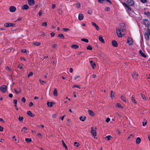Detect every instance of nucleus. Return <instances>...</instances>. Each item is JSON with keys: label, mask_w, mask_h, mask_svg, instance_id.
Instances as JSON below:
<instances>
[{"label": "nucleus", "mask_w": 150, "mask_h": 150, "mask_svg": "<svg viewBox=\"0 0 150 150\" xmlns=\"http://www.w3.org/2000/svg\"><path fill=\"white\" fill-rule=\"evenodd\" d=\"M149 36H150V28H148L145 33V38L146 40H149Z\"/></svg>", "instance_id": "f03ea898"}, {"label": "nucleus", "mask_w": 150, "mask_h": 150, "mask_svg": "<svg viewBox=\"0 0 150 150\" xmlns=\"http://www.w3.org/2000/svg\"><path fill=\"white\" fill-rule=\"evenodd\" d=\"M74 145L76 146L77 147H78L79 146V144L77 142H75L74 143Z\"/></svg>", "instance_id": "8fccbe9b"}, {"label": "nucleus", "mask_w": 150, "mask_h": 150, "mask_svg": "<svg viewBox=\"0 0 150 150\" xmlns=\"http://www.w3.org/2000/svg\"><path fill=\"white\" fill-rule=\"evenodd\" d=\"M86 49L87 50H92V48L90 45H89L87 47Z\"/></svg>", "instance_id": "473e14b6"}, {"label": "nucleus", "mask_w": 150, "mask_h": 150, "mask_svg": "<svg viewBox=\"0 0 150 150\" xmlns=\"http://www.w3.org/2000/svg\"><path fill=\"white\" fill-rule=\"evenodd\" d=\"M23 64H19L18 66V68L20 69H21L23 68Z\"/></svg>", "instance_id": "de8ad7c7"}, {"label": "nucleus", "mask_w": 150, "mask_h": 150, "mask_svg": "<svg viewBox=\"0 0 150 150\" xmlns=\"http://www.w3.org/2000/svg\"><path fill=\"white\" fill-rule=\"evenodd\" d=\"M125 29V24L123 23H121L120 25V27L118 28H117L116 32L117 35L119 37H122L124 35L122 34V32H123Z\"/></svg>", "instance_id": "f257e3e1"}, {"label": "nucleus", "mask_w": 150, "mask_h": 150, "mask_svg": "<svg viewBox=\"0 0 150 150\" xmlns=\"http://www.w3.org/2000/svg\"><path fill=\"white\" fill-rule=\"evenodd\" d=\"M76 7L78 8H79L81 6V5L80 3H77L75 4Z\"/></svg>", "instance_id": "c9c22d12"}, {"label": "nucleus", "mask_w": 150, "mask_h": 150, "mask_svg": "<svg viewBox=\"0 0 150 150\" xmlns=\"http://www.w3.org/2000/svg\"><path fill=\"white\" fill-rule=\"evenodd\" d=\"M29 8V6L25 4L22 6L21 8L23 10H27Z\"/></svg>", "instance_id": "2eb2a0df"}, {"label": "nucleus", "mask_w": 150, "mask_h": 150, "mask_svg": "<svg viewBox=\"0 0 150 150\" xmlns=\"http://www.w3.org/2000/svg\"><path fill=\"white\" fill-rule=\"evenodd\" d=\"M58 37H61L62 38V39H64V35L63 34H60L58 35Z\"/></svg>", "instance_id": "e433bc0d"}, {"label": "nucleus", "mask_w": 150, "mask_h": 150, "mask_svg": "<svg viewBox=\"0 0 150 150\" xmlns=\"http://www.w3.org/2000/svg\"><path fill=\"white\" fill-rule=\"evenodd\" d=\"M110 119L109 118H107L106 120V122H108L110 121Z\"/></svg>", "instance_id": "e2e57ef3"}, {"label": "nucleus", "mask_w": 150, "mask_h": 150, "mask_svg": "<svg viewBox=\"0 0 150 150\" xmlns=\"http://www.w3.org/2000/svg\"><path fill=\"white\" fill-rule=\"evenodd\" d=\"M110 8L109 7H106L105 8V10L107 11H110Z\"/></svg>", "instance_id": "09e8293b"}, {"label": "nucleus", "mask_w": 150, "mask_h": 150, "mask_svg": "<svg viewBox=\"0 0 150 150\" xmlns=\"http://www.w3.org/2000/svg\"><path fill=\"white\" fill-rule=\"evenodd\" d=\"M71 47L72 48L76 49L79 48V46L77 45H71Z\"/></svg>", "instance_id": "6ab92c4d"}, {"label": "nucleus", "mask_w": 150, "mask_h": 150, "mask_svg": "<svg viewBox=\"0 0 150 150\" xmlns=\"http://www.w3.org/2000/svg\"><path fill=\"white\" fill-rule=\"evenodd\" d=\"M4 128L3 127L0 126V131H3Z\"/></svg>", "instance_id": "69168bd1"}, {"label": "nucleus", "mask_w": 150, "mask_h": 150, "mask_svg": "<svg viewBox=\"0 0 150 150\" xmlns=\"http://www.w3.org/2000/svg\"><path fill=\"white\" fill-rule=\"evenodd\" d=\"M54 103L53 102H47V105L50 107H52V105L53 104H54Z\"/></svg>", "instance_id": "a211bd4d"}, {"label": "nucleus", "mask_w": 150, "mask_h": 150, "mask_svg": "<svg viewBox=\"0 0 150 150\" xmlns=\"http://www.w3.org/2000/svg\"><path fill=\"white\" fill-rule=\"evenodd\" d=\"M29 129L28 128H27L26 127H24L21 130V131H25L26 130H29Z\"/></svg>", "instance_id": "f704fd0d"}, {"label": "nucleus", "mask_w": 150, "mask_h": 150, "mask_svg": "<svg viewBox=\"0 0 150 150\" xmlns=\"http://www.w3.org/2000/svg\"><path fill=\"white\" fill-rule=\"evenodd\" d=\"M144 14L147 16H148L150 15V12H147V13L145 12L144 13Z\"/></svg>", "instance_id": "4d7b16f0"}, {"label": "nucleus", "mask_w": 150, "mask_h": 150, "mask_svg": "<svg viewBox=\"0 0 150 150\" xmlns=\"http://www.w3.org/2000/svg\"><path fill=\"white\" fill-rule=\"evenodd\" d=\"M110 94H111V98H113V97H114V93L113 91H111L110 92Z\"/></svg>", "instance_id": "2f4dec72"}, {"label": "nucleus", "mask_w": 150, "mask_h": 150, "mask_svg": "<svg viewBox=\"0 0 150 150\" xmlns=\"http://www.w3.org/2000/svg\"><path fill=\"white\" fill-rule=\"evenodd\" d=\"M25 140L28 143H30L32 142L31 139L30 138H26Z\"/></svg>", "instance_id": "7c9ffc66"}, {"label": "nucleus", "mask_w": 150, "mask_h": 150, "mask_svg": "<svg viewBox=\"0 0 150 150\" xmlns=\"http://www.w3.org/2000/svg\"><path fill=\"white\" fill-rule=\"evenodd\" d=\"M88 112L89 114L92 116H93L94 115V112L91 110H88Z\"/></svg>", "instance_id": "f3484780"}, {"label": "nucleus", "mask_w": 150, "mask_h": 150, "mask_svg": "<svg viewBox=\"0 0 150 150\" xmlns=\"http://www.w3.org/2000/svg\"><path fill=\"white\" fill-rule=\"evenodd\" d=\"M91 131H96L97 130V128L96 127H95L94 129L93 127H92L91 128Z\"/></svg>", "instance_id": "c03bdc74"}, {"label": "nucleus", "mask_w": 150, "mask_h": 150, "mask_svg": "<svg viewBox=\"0 0 150 150\" xmlns=\"http://www.w3.org/2000/svg\"><path fill=\"white\" fill-rule=\"evenodd\" d=\"M53 94L55 96H57V90L56 88L54 89L53 92Z\"/></svg>", "instance_id": "bb28decb"}, {"label": "nucleus", "mask_w": 150, "mask_h": 150, "mask_svg": "<svg viewBox=\"0 0 150 150\" xmlns=\"http://www.w3.org/2000/svg\"><path fill=\"white\" fill-rule=\"evenodd\" d=\"M146 124H147L146 121L143 122H142V125L143 126H144Z\"/></svg>", "instance_id": "603ef678"}, {"label": "nucleus", "mask_w": 150, "mask_h": 150, "mask_svg": "<svg viewBox=\"0 0 150 150\" xmlns=\"http://www.w3.org/2000/svg\"><path fill=\"white\" fill-rule=\"evenodd\" d=\"M7 89V87L6 85H3L0 87L1 91L4 93L6 92Z\"/></svg>", "instance_id": "7ed1b4c3"}, {"label": "nucleus", "mask_w": 150, "mask_h": 150, "mask_svg": "<svg viewBox=\"0 0 150 150\" xmlns=\"http://www.w3.org/2000/svg\"><path fill=\"white\" fill-rule=\"evenodd\" d=\"M91 23L92 25L97 30H100L98 25L95 22H92Z\"/></svg>", "instance_id": "9d476101"}, {"label": "nucleus", "mask_w": 150, "mask_h": 150, "mask_svg": "<svg viewBox=\"0 0 150 150\" xmlns=\"http://www.w3.org/2000/svg\"><path fill=\"white\" fill-rule=\"evenodd\" d=\"M81 40L83 41H84L86 42H88V40L86 39L82 38L81 39Z\"/></svg>", "instance_id": "4c0bfd02"}, {"label": "nucleus", "mask_w": 150, "mask_h": 150, "mask_svg": "<svg viewBox=\"0 0 150 150\" xmlns=\"http://www.w3.org/2000/svg\"><path fill=\"white\" fill-rule=\"evenodd\" d=\"M99 40L102 43H104L105 41L103 40V39L101 36H100L99 37Z\"/></svg>", "instance_id": "393cba45"}, {"label": "nucleus", "mask_w": 150, "mask_h": 150, "mask_svg": "<svg viewBox=\"0 0 150 150\" xmlns=\"http://www.w3.org/2000/svg\"><path fill=\"white\" fill-rule=\"evenodd\" d=\"M27 114L31 117H33L35 116V115L31 111H29L27 112Z\"/></svg>", "instance_id": "4468645a"}, {"label": "nucleus", "mask_w": 150, "mask_h": 150, "mask_svg": "<svg viewBox=\"0 0 150 150\" xmlns=\"http://www.w3.org/2000/svg\"><path fill=\"white\" fill-rule=\"evenodd\" d=\"M5 68L7 70H9L10 71H11V70L8 66H6Z\"/></svg>", "instance_id": "3c124183"}, {"label": "nucleus", "mask_w": 150, "mask_h": 150, "mask_svg": "<svg viewBox=\"0 0 150 150\" xmlns=\"http://www.w3.org/2000/svg\"><path fill=\"white\" fill-rule=\"evenodd\" d=\"M83 15L82 13H80L79 15L78 19L79 20L81 21L83 19Z\"/></svg>", "instance_id": "ddd939ff"}, {"label": "nucleus", "mask_w": 150, "mask_h": 150, "mask_svg": "<svg viewBox=\"0 0 150 150\" xmlns=\"http://www.w3.org/2000/svg\"><path fill=\"white\" fill-rule=\"evenodd\" d=\"M121 99L124 102H127V100H126V98L123 96H121Z\"/></svg>", "instance_id": "c756f323"}, {"label": "nucleus", "mask_w": 150, "mask_h": 150, "mask_svg": "<svg viewBox=\"0 0 150 150\" xmlns=\"http://www.w3.org/2000/svg\"><path fill=\"white\" fill-rule=\"evenodd\" d=\"M141 141V139L139 137H138L136 139V142L137 144H139L140 143Z\"/></svg>", "instance_id": "5701e85b"}, {"label": "nucleus", "mask_w": 150, "mask_h": 150, "mask_svg": "<svg viewBox=\"0 0 150 150\" xmlns=\"http://www.w3.org/2000/svg\"><path fill=\"white\" fill-rule=\"evenodd\" d=\"M134 4V1L132 0H127V4L129 6H132Z\"/></svg>", "instance_id": "20e7f679"}, {"label": "nucleus", "mask_w": 150, "mask_h": 150, "mask_svg": "<svg viewBox=\"0 0 150 150\" xmlns=\"http://www.w3.org/2000/svg\"><path fill=\"white\" fill-rule=\"evenodd\" d=\"M52 37H53L55 35V33L53 32H52L50 33Z\"/></svg>", "instance_id": "680f3d73"}, {"label": "nucleus", "mask_w": 150, "mask_h": 150, "mask_svg": "<svg viewBox=\"0 0 150 150\" xmlns=\"http://www.w3.org/2000/svg\"><path fill=\"white\" fill-rule=\"evenodd\" d=\"M80 77V76H78V75H76V76H75L74 77V80H76L78 78H79Z\"/></svg>", "instance_id": "13d9d810"}, {"label": "nucleus", "mask_w": 150, "mask_h": 150, "mask_svg": "<svg viewBox=\"0 0 150 150\" xmlns=\"http://www.w3.org/2000/svg\"><path fill=\"white\" fill-rule=\"evenodd\" d=\"M33 74V73L32 72H30L29 73V74H28V77H29L30 76H32Z\"/></svg>", "instance_id": "a18cd8bd"}, {"label": "nucleus", "mask_w": 150, "mask_h": 150, "mask_svg": "<svg viewBox=\"0 0 150 150\" xmlns=\"http://www.w3.org/2000/svg\"><path fill=\"white\" fill-rule=\"evenodd\" d=\"M67 124L68 125L70 126L71 125L70 122L69 120H68L67 122Z\"/></svg>", "instance_id": "79ce46f5"}, {"label": "nucleus", "mask_w": 150, "mask_h": 150, "mask_svg": "<svg viewBox=\"0 0 150 150\" xmlns=\"http://www.w3.org/2000/svg\"><path fill=\"white\" fill-rule=\"evenodd\" d=\"M57 46V45L56 44H54L52 45V47L53 48H55Z\"/></svg>", "instance_id": "5fc2aeb1"}, {"label": "nucleus", "mask_w": 150, "mask_h": 150, "mask_svg": "<svg viewBox=\"0 0 150 150\" xmlns=\"http://www.w3.org/2000/svg\"><path fill=\"white\" fill-rule=\"evenodd\" d=\"M111 138L112 137L110 135H108L107 136L105 137V138H107V140H110Z\"/></svg>", "instance_id": "a19ab883"}, {"label": "nucleus", "mask_w": 150, "mask_h": 150, "mask_svg": "<svg viewBox=\"0 0 150 150\" xmlns=\"http://www.w3.org/2000/svg\"><path fill=\"white\" fill-rule=\"evenodd\" d=\"M144 23L146 26H148L149 25L150 23L149 21L146 19H144Z\"/></svg>", "instance_id": "0eeeda50"}, {"label": "nucleus", "mask_w": 150, "mask_h": 150, "mask_svg": "<svg viewBox=\"0 0 150 150\" xmlns=\"http://www.w3.org/2000/svg\"><path fill=\"white\" fill-rule=\"evenodd\" d=\"M13 102L15 104H17V101L16 99H14L13 100Z\"/></svg>", "instance_id": "0e129e2a"}, {"label": "nucleus", "mask_w": 150, "mask_h": 150, "mask_svg": "<svg viewBox=\"0 0 150 150\" xmlns=\"http://www.w3.org/2000/svg\"><path fill=\"white\" fill-rule=\"evenodd\" d=\"M28 2L30 5H33L35 3L34 0H28Z\"/></svg>", "instance_id": "dca6fc26"}, {"label": "nucleus", "mask_w": 150, "mask_h": 150, "mask_svg": "<svg viewBox=\"0 0 150 150\" xmlns=\"http://www.w3.org/2000/svg\"><path fill=\"white\" fill-rule=\"evenodd\" d=\"M23 117H21L20 116H19V118H18V120H19L21 121H22V122L23 121Z\"/></svg>", "instance_id": "49530a36"}, {"label": "nucleus", "mask_w": 150, "mask_h": 150, "mask_svg": "<svg viewBox=\"0 0 150 150\" xmlns=\"http://www.w3.org/2000/svg\"><path fill=\"white\" fill-rule=\"evenodd\" d=\"M132 76L134 79H136L138 76V74L135 71L132 74Z\"/></svg>", "instance_id": "9b49d317"}, {"label": "nucleus", "mask_w": 150, "mask_h": 150, "mask_svg": "<svg viewBox=\"0 0 150 150\" xmlns=\"http://www.w3.org/2000/svg\"><path fill=\"white\" fill-rule=\"evenodd\" d=\"M112 46L114 47H117L118 46L117 43L115 40H112Z\"/></svg>", "instance_id": "f8f14e48"}, {"label": "nucleus", "mask_w": 150, "mask_h": 150, "mask_svg": "<svg viewBox=\"0 0 150 150\" xmlns=\"http://www.w3.org/2000/svg\"><path fill=\"white\" fill-rule=\"evenodd\" d=\"M41 25L44 27H47V25L46 22H44L42 23Z\"/></svg>", "instance_id": "58836bf2"}, {"label": "nucleus", "mask_w": 150, "mask_h": 150, "mask_svg": "<svg viewBox=\"0 0 150 150\" xmlns=\"http://www.w3.org/2000/svg\"><path fill=\"white\" fill-rule=\"evenodd\" d=\"M33 104L32 102H30V103L29 104V106L30 107H31L33 106Z\"/></svg>", "instance_id": "6e6d98bb"}, {"label": "nucleus", "mask_w": 150, "mask_h": 150, "mask_svg": "<svg viewBox=\"0 0 150 150\" xmlns=\"http://www.w3.org/2000/svg\"><path fill=\"white\" fill-rule=\"evenodd\" d=\"M16 10V8L14 6H11L9 8V10L10 12H15Z\"/></svg>", "instance_id": "1a4fd4ad"}, {"label": "nucleus", "mask_w": 150, "mask_h": 150, "mask_svg": "<svg viewBox=\"0 0 150 150\" xmlns=\"http://www.w3.org/2000/svg\"><path fill=\"white\" fill-rule=\"evenodd\" d=\"M131 100L132 101L134 102V103H137V102L136 101H135V100L134 99V97L133 96H132V98H131Z\"/></svg>", "instance_id": "ea45409f"}, {"label": "nucleus", "mask_w": 150, "mask_h": 150, "mask_svg": "<svg viewBox=\"0 0 150 150\" xmlns=\"http://www.w3.org/2000/svg\"><path fill=\"white\" fill-rule=\"evenodd\" d=\"M141 2L143 3H146L147 2L146 0H140Z\"/></svg>", "instance_id": "bf43d9fd"}, {"label": "nucleus", "mask_w": 150, "mask_h": 150, "mask_svg": "<svg viewBox=\"0 0 150 150\" xmlns=\"http://www.w3.org/2000/svg\"><path fill=\"white\" fill-rule=\"evenodd\" d=\"M77 87L79 88H80V87L79 86H77L76 85H74L73 86V88H74L75 87Z\"/></svg>", "instance_id": "864d4df0"}, {"label": "nucleus", "mask_w": 150, "mask_h": 150, "mask_svg": "<svg viewBox=\"0 0 150 150\" xmlns=\"http://www.w3.org/2000/svg\"><path fill=\"white\" fill-rule=\"evenodd\" d=\"M73 71V69L72 68H69V71L71 73H72Z\"/></svg>", "instance_id": "774afa93"}, {"label": "nucleus", "mask_w": 150, "mask_h": 150, "mask_svg": "<svg viewBox=\"0 0 150 150\" xmlns=\"http://www.w3.org/2000/svg\"><path fill=\"white\" fill-rule=\"evenodd\" d=\"M139 52L142 56L144 57H146V56L142 52V50H140L139 51Z\"/></svg>", "instance_id": "412c9836"}, {"label": "nucleus", "mask_w": 150, "mask_h": 150, "mask_svg": "<svg viewBox=\"0 0 150 150\" xmlns=\"http://www.w3.org/2000/svg\"><path fill=\"white\" fill-rule=\"evenodd\" d=\"M21 100L24 103H25V99L24 97L22 98Z\"/></svg>", "instance_id": "052dcab7"}, {"label": "nucleus", "mask_w": 150, "mask_h": 150, "mask_svg": "<svg viewBox=\"0 0 150 150\" xmlns=\"http://www.w3.org/2000/svg\"><path fill=\"white\" fill-rule=\"evenodd\" d=\"M15 24L13 23H7L5 24L4 25L6 27H8L11 26H13Z\"/></svg>", "instance_id": "423d86ee"}, {"label": "nucleus", "mask_w": 150, "mask_h": 150, "mask_svg": "<svg viewBox=\"0 0 150 150\" xmlns=\"http://www.w3.org/2000/svg\"><path fill=\"white\" fill-rule=\"evenodd\" d=\"M127 43L130 45L133 44L132 40L130 38H128L127 40Z\"/></svg>", "instance_id": "39448f33"}, {"label": "nucleus", "mask_w": 150, "mask_h": 150, "mask_svg": "<svg viewBox=\"0 0 150 150\" xmlns=\"http://www.w3.org/2000/svg\"><path fill=\"white\" fill-rule=\"evenodd\" d=\"M141 95L143 99L144 100H146V98L145 97V95L142 93H141Z\"/></svg>", "instance_id": "72a5a7b5"}, {"label": "nucleus", "mask_w": 150, "mask_h": 150, "mask_svg": "<svg viewBox=\"0 0 150 150\" xmlns=\"http://www.w3.org/2000/svg\"><path fill=\"white\" fill-rule=\"evenodd\" d=\"M56 7V5L55 4H53L52 6V7L53 9H54Z\"/></svg>", "instance_id": "338daca9"}, {"label": "nucleus", "mask_w": 150, "mask_h": 150, "mask_svg": "<svg viewBox=\"0 0 150 150\" xmlns=\"http://www.w3.org/2000/svg\"><path fill=\"white\" fill-rule=\"evenodd\" d=\"M62 30L63 31L65 32H67L68 31H69L70 30V29L68 28H63L62 29Z\"/></svg>", "instance_id": "37998d69"}, {"label": "nucleus", "mask_w": 150, "mask_h": 150, "mask_svg": "<svg viewBox=\"0 0 150 150\" xmlns=\"http://www.w3.org/2000/svg\"><path fill=\"white\" fill-rule=\"evenodd\" d=\"M123 4L124 6H125L127 8L129 11H131V8L129 6V5H127V4L125 3H123Z\"/></svg>", "instance_id": "aec40b11"}, {"label": "nucleus", "mask_w": 150, "mask_h": 150, "mask_svg": "<svg viewBox=\"0 0 150 150\" xmlns=\"http://www.w3.org/2000/svg\"><path fill=\"white\" fill-rule=\"evenodd\" d=\"M116 106L118 108H123V106H122L119 103H117L116 104Z\"/></svg>", "instance_id": "a878e982"}, {"label": "nucleus", "mask_w": 150, "mask_h": 150, "mask_svg": "<svg viewBox=\"0 0 150 150\" xmlns=\"http://www.w3.org/2000/svg\"><path fill=\"white\" fill-rule=\"evenodd\" d=\"M33 44L35 46H38L40 45L41 44V43L39 42H33Z\"/></svg>", "instance_id": "c85d7f7f"}, {"label": "nucleus", "mask_w": 150, "mask_h": 150, "mask_svg": "<svg viewBox=\"0 0 150 150\" xmlns=\"http://www.w3.org/2000/svg\"><path fill=\"white\" fill-rule=\"evenodd\" d=\"M61 141H62L63 146L66 149L68 150L67 147V146H66V145L65 143L64 142V141L63 140H62Z\"/></svg>", "instance_id": "cd10ccee"}, {"label": "nucleus", "mask_w": 150, "mask_h": 150, "mask_svg": "<svg viewBox=\"0 0 150 150\" xmlns=\"http://www.w3.org/2000/svg\"><path fill=\"white\" fill-rule=\"evenodd\" d=\"M90 132L91 134L95 138H97L96 137V132Z\"/></svg>", "instance_id": "4be33fe9"}, {"label": "nucleus", "mask_w": 150, "mask_h": 150, "mask_svg": "<svg viewBox=\"0 0 150 150\" xmlns=\"http://www.w3.org/2000/svg\"><path fill=\"white\" fill-rule=\"evenodd\" d=\"M89 62L92 66L93 69H94L95 68V67L96 66V64L95 62H94L92 60H90L89 61Z\"/></svg>", "instance_id": "6e6552de"}, {"label": "nucleus", "mask_w": 150, "mask_h": 150, "mask_svg": "<svg viewBox=\"0 0 150 150\" xmlns=\"http://www.w3.org/2000/svg\"><path fill=\"white\" fill-rule=\"evenodd\" d=\"M86 118V117L85 116L83 117L82 116H81L79 117L80 120L82 121H84Z\"/></svg>", "instance_id": "b1692460"}]
</instances>
